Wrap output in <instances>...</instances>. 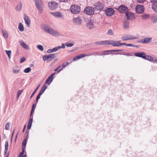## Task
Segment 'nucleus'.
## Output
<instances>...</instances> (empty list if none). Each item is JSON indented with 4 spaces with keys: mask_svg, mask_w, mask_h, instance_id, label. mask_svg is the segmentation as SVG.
Segmentation results:
<instances>
[{
    "mask_svg": "<svg viewBox=\"0 0 157 157\" xmlns=\"http://www.w3.org/2000/svg\"><path fill=\"white\" fill-rule=\"evenodd\" d=\"M10 123H8L6 125L5 129L7 130H9L10 129Z\"/></svg>",
    "mask_w": 157,
    "mask_h": 157,
    "instance_id": "obj_46",
    "label": "nucleus"
},
{
    "mask_svg": "<svg viewBox=\"0 0 157 157\" xmlns=\"http://www.w3.org/2000/svg\"><path fill=\"white\" fill-rule=\"evenodd\" d=\"M28 140H27V138H25L24 140L22 142V151L21 152V154H23V152H24L25 151V147L26 144H27V141Z\"/></svg>",
    "mask_w": 157,
    "mask_h": 157,
    "instance_id": "obj_19",
    "label": "nucleus"
},
{
    "mask_svg": "<svg viewBox=\"0 0 157 157\" xmlns=\"http://www.w3.org/2000/svg\"><path fill=\"white\" fill-rule=\"evenodd\" d=\"M52 52H55L57 51V49L56 48V47H55L54 48H53V49H52Z\"/></svg>",
    "mask_w": 157,
    "mask_h": 157,
    "instance_id": "obj_57",
    "label": "nucleus"
},
{
    "mask_svg": "<svg viewBox=\"0 0 157 157\" xmlns=\"http://www.w3.org/2000/svg\"><path fill=\"white\" fill-rule=\"evenodd\" d=\"M22 5L21 2L20 1L16 7L15 9L17 11H20L22 8Z\"/></svg>",
    "mask_w": 157,
    "mask_h": 157,
    "instance_id": "obj_22",
    "label": "nucleus"
},
{
    "mask_svg": "<svg viewBox=\"0 0 157 157\" xmlns=\"http://www.w3.org/2000/svg\"><path fill=\"white\" fill-rule=\"evenodd\" d=\"M42 94H40V93H39L38 95L36 97V98L37 99H39L40 98V96Z\"/></svg>",
    "mask_w": 157,
    "mask_h": 157,
    "instance_id": "obj_59",
    "label": "nucleus"
},
{
    "mask_svg": "<svg viewBox=\"0 0 157 157\" xmlns=\"http://www.w3.org/2000/svg\"><path fill=\"white\" fill-rule=\"evenodd\" d=\"M81 58L80 57V55H79L78 56H76L75 57H74V58L73 59V60L74 61H75L78 59H79Z\"/></svg>",
    "mask_w": 157,
    "mask_h": 157,
    "instance_id": "obj_45",
    "label": "nucleus"
},
{
    "mask_svg": "<svg viewBox=\"0 0 157 157\" xmlns=\"http://www.w3.org/2000/svg\"><path fill=\"white\" fill-rule=\"evenodd\" d=\"M127 46L133 47V46H133V44H127Z\"/></svg>",
    "mask_w": 157,
    "mask_h": 157,
    "instance_id": "obj_62",
    "label": "nucleus"
},
{
    "mask_svg": "<svg viewBox=\"0 0 157 157\" xmlns=\"http://www.w3.org/2000/svg\"><path fill=\"white\" fill-rule=\"evenodd\" d=\"M31 125H31V124H28V126H27V129H29V130L30 129V128H31Z\"/></svg>",
    "mask_w": 157,
    "mask_h": 157,
    "instance_id": "obj_63",
    "label": "nucleus"
},
{
    "mask_svg": "<svg viewBox=\"0 0 157 157\" xmlns=\"http://www.w3.org/2000/svg\"><path fill=\"white\" fill-rule=\"evenodd\" d=\"M152 38H151L145 37L143 40H141L140 41L138 40L137 42L138 43H141L143 44H147L151 41Z\"/></svg>",
    "mask_w": 157,
    "mask_h": 157,
    "instance_id": "obj_11",
    "label": "nucleus"
},
{
    "mask_svg": "<svg viewBox=\"0 0 157 157\" xmlns=\"http://www.w3.org/2000/svg\"><path fill=\"white\" fill-rule=\"evenodd\" d=\"M2 32L4 37L6 38H7L8 36V34L7 32L5 30H2Z\"/></svg>",
    "mask_w": 157,
    "mask_h": 157,
    "instance_id": "obj_34",
    "label": "nucleus"
},
{
    "mask_svg": "<svg viewBox=\"0 0 157 157\" xmlns=\"http://www.w3.org/2000/svg\"><path fill=\"white\" fill-rule=\"evenodd\" d=\"M20 45L21 46L23 47V48H25L26 49H29V46L27 45L26 44H25L24 42H22L20 43Z\"/></svg>",
    "mask_w": 157,
    "mask_h": 157,
    "instance_id": "obj_31",
    "label": "nucleus"
},
{
    "mask_svg": "<svg viewBox=\"0 0 157 157\" xmlns=\"http://www.w3.org/2000/svg\"><path fill=\"white\" fill-rule=\"evenodd\" d=\"M24 20H25V23L27 25V26L29 27L30 26L31 21L29 17L26 14H25L24 15Z\"/></svg>",
    "mask_w": 157,
    "mask_h": 157,
    "instance_id": "obj_16",
    "label": "nucleus"
},
{
    "mask_svg": "<svg viewBox=\"0 0 157 157\" xmlns=\"http://www.w3.org/2000/svg\"><path fill=\"white\" fill-rule=\"evenodd\" d=\"M136 11L137 13H142L144 11V6L140 5H137L136 7Z\"/></svg>",
    "mask_w": 157,
    "mask_h": 157,
    "instance_id": "obj_9",
    "label": "nucleus"
},
{
    "mask_svg": "<svg viewBox=\"0 0 157 157\" xmlns=\"http://www.w3.org/2000/svg\"><path fill=\"white\" fill-rule=\"evenodd\" d=\"M48 5L49 8L51 10H54L58 7V3L54 1H52L51 2H49Z\"/></svg>",
    "mask_w": 157,
    "mask_h": 157,
    "instance_id": "obj_10",
    "label": "nucleus"
},
{
    "mask_svg": "<svg viewBox=\"0 0 157 157\" xmlns=\"http://www.w3.org/2000/svg\"><path fill=\"white\" fill-rule=\"evenodd\" d=\"M57 53H55L48 55L49 57V59L51 58V59L49 60V61H51L53 59H54L57 56Z\"/></svg>",
    "mask_w": 157,
    "mask_h": 157,
    "instance_id": "obj_26",
    "label": "nucleus"
},
{
    "mask_svg": "<svg viewBox=\"0 0 157 157\" xmlns=\"http://www.w3.org/2000/svg\"><path fill=\"white\" fill-rule=\"evenodd\" d=\"M47 52L48 53L52 52V49H48V50L47 51Z\"/></svg>",
    "mask_w": 157,
    "mask_h": 157,
    "instance_id": "obj_61",
    "label": "nucleus"
},
{
    "mask_svg": "<svg viewBox=\"0 0 157 157\" xmlns=\"http://www.w3.org/2000/svg\"><path fill=\"white\" fill-rule=\"evenodd\" d=\"M40 84H39L38 85L37 87L35 89V90L32 93V94L31 95V97H30V98L31 99L33 97V96L34 95L36 92L39 87H40Z\"/></svg>",
    "mask_w": 157,
    "mask_h": 157,
    "instance_id": "obj_35",
    "label": "nucleus"
},
{
    "mask_svg": "<svg viewBox=\"0 0 157 157\" xmlns=\"http://www.w3.org/2000/svg\"><path fill=\"white\" fill-rule=\"evenodd\" d=\"M125 15L126 16L127 20H132L134 18V14L132 13L127 12L125 13Z\"/></svg>",
    "mask_w": 157,
    "mask_h": 157,
    "instance_id": "obj_15",
    "label": "nucleus"
},
{
    "mask_svg": "<svg viewBox=\"0 0 157 157\" xmlns=\"http://www.w3.org/2000/svg\"><path fill=\"white\" fill-rule=\"evenodd\" d=\"M13 73H18L20 71V70L19 69L16 70V69H13Z\"/></svg>",
    "mask_w": 157,
    "mask_h": 157,
    "instance_id": "obj_49",
    "label": "nucleus"
},
{
    "mask_svg": "<svg viewBox=\"0 0 157 157\" xmlns=\"http://www.w3.org/2000/svg\"><path fill=\"white\" fill-rule=\"evenodd\" d=\"M54 77H52L49 76L45 81L46 83H47L48 85H49L50 83L52 81Z\"/></svg>",
    "mask_w": 157,
    "mask_h": 157,
    "instance_id": "obj_23",
    "label": "nucleus"
},
{
    "mask_svg": "<svg viewBox=\"0 0 157 157\" xmlns=\"http://www.w3.org/2000/svg\"><path fill=\"white\" fill-rule=\"evenodd\" d=\"M49 57L48 56V55L46 56V55H44L43 56V59L44 61H45L47 59H49Z\"/></svg>",
    "mask_w": 157,
    "mask_h": 157,
    "instance_id": "obj_44",
    "label": "nucleus"
},
{
    "mask_svg": "<svg viewBox=\"0 0 157 157\" xmlns=\"http://www.w3.org/2000/svg\"><path fill=\"white\" fill-rule=\"evenodd\" d=\"M47 86H43L42 88L39 93H40L41 94H42L43 93L44 91L46 89Z\"/></svg>",
    "mask_w": 157,
    "mask_h": 157,
    "instance_id": "obj_36",
    "label": "nucleus"
},
{
    "mask_svg": "<svg viewBox=\"0 0 157 157\" xmlns=\"http://www.w3.org/2000/svg\"><path fill=\"white\" fill-rule=\"evenodd\" d=\"M107 34L109 35H113L114 33L113 30L111 29H109L107 32Z\"/></svg>",
    "mask_w": 157,
    "mask_h": 157,
    "instance_id": "obj_37",
    "label": "nucleus"
},
{
    "mask_svg": "<svg viewBox=\"0 0 157 157\" xmlns=\"http://www.w3.org/2000/svg\"><path fill=\"white\" fill-rule=\"evenodd\" d=\"M93 6L95 10L101 11L104 9L105 5L103 2L99 1L95 3Z\"/></svg>",
    "mask_w": 157,
    "mask_h": 157,
    "instance_id": "obj_4",
    "label": "nucleus"
},
{
    "mask_svg": "<svg viewBox=\"0 0 157 157\" xmlns=\"http://www.w3.org/2000/svg\"><path fill=\"white\" fill-rule=\"evenodd\" d=\"M18 29L20 31L22 32L24 30V28L22 24L20 22L19 24Z\"/></svg>",
    "mask_w": 157,
    "mask_h": 157,
    "instance_id": "obj_30",
    "label": "nucleus"
},
{
    "mask_svg": "<svg viewBox=\"0 0 157 157\" xmlns=\"http://www.w3.org/2000/svg\"><path fill=\"white\" fill-rule=\"evenodd\" d=\"M5 51L8 57L10 59L11 55V51L10 50H6Z\"/></svg>",
    "mask_w": 157,
    "mask_h": 157,
    "instance_id": "obj_42",
    "label": "nucleus"
},
{
    "mask_svg": "<svg viewBox=\"0 0 157 157\" xmlns=\"http://www.w3.org/2000/svg\"><path fill=\"white\" fill-rule=\"evenodd\" d=\"M151 21L154 23L157 22V16L155 15H152L150 17Z\"/></svg>",
    "mask_w": 157,
    "mask_h": 157,
    "instance_id": "obj_24",
    "label": "nucleus"
},
{
    "mask_svg": "<svg viewBox=\"0 0 157 157\" xmlns=\"http://www.w3.org/2000/svg\"><path fill=\"white\" fill-rule=\"evenodd\" d=\"M123 50L117 49V50H107L104 51H102V55H106L109 54L111 55H125L127 56H133L134 54L130 52H117V53H113L112 52H122Z\"/></svg>",
    "mask_w": 157,
    "mask_h": 157,
    "instance_id": "obj_1",
    "label": "nucleus"
},
{
    "mask_svg": "<svg viewBox=\"0 0 157 157\" xmlns=\"http://www.w3.org/2000/svg\"><path fill=\"white\" fill-rule=\"evenodd\" d=\"M152 8L154 11L155 12H157V2H153L152 5Z\"/></svg>",
    "mask_w": 157,
    "mask_h": 157,
    "instance_id": "obj_25",
    "label": "nucleus"
},
{
    "mask_svg": "<svg viewBox=\"0 0 157 157\" xmlns=\"http://www.w3.org/2000/svg\"><path fill=\"white\" fill-rule=\"evenodd\" d=\"M69 64V63L68 62H65V63H63L62 66H61V67H62V68L61 69H59L58 71V72H59L60 71H61L62 69H63V68H65L66 66H67Z\"/></svg>",
    "mask_w": 157,
    "mask_h": 157,
    "instance_id": "obj_29",
    "label": "nucleus"
},
{
    "mask_svg": "<svg viewBox=\"0 0 157 157\" xmlns=\"http://www.w3.org/2000/svg\"><path fill=\"white\" fill-rule=\"evenodd\" d=\"M49 28H49L48 26H45L44 27L43 29L45 31L47 32Z\"/></svg>",
    "mask_w": 157,
    "mask_h": 157,
    "instance_id": "obj_48",
    "label": "nucleus"
},
{
    "mask_svg": "<svg viewBox=\"0 0 157 157\" xmlns=\"http://www.w3.org/2000/svg\"><path fill=\"white\" fill-rule=\"evenodd\" d=\"M74 44V43H69L68 42H67L65 44V45L67 47H71L73 46Z\"/></svg>",
    "mask_w": 157,
    "mask_h": 157,
    "instance_id": "obj_38",
    "label": "nucleus"
},
{
    "mask_svg": "<svg viewBox=\"0 0 157 157\" xmlns=\"http://www.w3.org/2000/svg\"><path fill=\"white\" fill-rule=\"evenodd\" d=\"M85 21L88 22L87 24V26L90 29H93L94 28V22L90 20V21L88 20V19H86V20Z\"/></svg>",
    "mask_w": 157,
    "mask_h": 157,
    "instance_id": "obj_12",
    "label": "nucleus"
},
{
    "mask_svg": "<svg viewBox=\"0 0 157 157\" xmlns=\"http://www.w3.org/2000/svg\"><path fill=\"white\" fill-rule=\"evenodd\" d=\"M36 103H34L32 107V109H35V108L36 106Z\"/></svg>",
    "mask_w": 157,
    "mask_h": 157,
    "instance_id": "obj_58",
    "label": "nucleus"
},
{
    "mask_svg": "<svg viewBox=\"0 0 157 157\" xmlns=\"http://www.w3.org/2000/svg\"><path fill=\"white\" fill-rule=\"evenodd\" d=\"M35 4L38 10L39 13H42L44 9V5L40 0H36L35 1Z\"/></svg>",
    "mask_w": 157,
    "mask_h": 157,
    "instance_id": "obj_2",
    "label": "nucleus"
},
{
    "mask_svg": "<svg viewBox=\"0 0 157 157\" xmlns=\"http://www.w3.org/2000/svg\"><path fill=\"white\" fill-rule=\"evenodd\" d=\"M110 40H106L102 41V44L110 45Z\"/></svg>",
    "mask_w": 157,
    "mask_h": 157,
    "instance_id": "obj_32",
    "label": "nucleus"
},
{
    "mask_svg": "<svg viewBox=\"0 0 157 157\" xmlns=\"http://www.w3.org/2000/svg\"><path fill=\"white\" fill-rule=\"evenodd\" d=\"M61 67V65H59L55 69L54 71H57L58 69L60 68Z\"/></svg>",
    "mask_w": 157,
    "mask_h": 157,
    "instance_id": "obj_56",
    "label": "nucleus"
},
{
    "mask_svg": "<svg viewBox=\"0 0 157 157\" xmlns=\"http://www.w3.org/2000/svg\"><path fill=\"white\" fill-rule=\"evenodd\" d=\"M110 45H112L113 46H120L121 41L110 40Z\"/></svg>",
    "mask_w": 157,
    "mask_h": 157,
    "instance_id": "obj_18",
    "label": "nucleus"
},
{
    "mask_svg": "<svg viewBox=\"0 0 157 157\" xmlns=\"http://www.w3.org/2000/svg\"><path fill=\"white\" fill-rule=\"evenodd\" d=\"M145 58H144V59L148 60L153 63H157V60L156 59H154L153 58L150 56L147 55L146 54V56H145Z\"/></svg>",
    "mask_w": 157,
    "mask_h": 157,
    "instance_id": "obj_13",
    "label": "nucleus"
},
{
    "mask_svg": "<svg viewBox=\"0 0 157 157\" xmlns=\"http://www.w3.org/2000/svg\"><path fill=\"white\" fill-rule=\"evenodd\" d=\"M135 56L136 57L141 58L143 59L144 58L145 56H146V53L144 52H138L135 54Z\"/></svg>",
    "mask_w": 157,
    "mask_h": 157,
    "instance_id": "obj_20",
    "label": "nucleus"
},
{
    "mask_svg": "<svg viewBox=\"0 0 157 157\" xmlns=\"http://www.w3.org/2000/svg\"><path fill=\"white\" fill-rule=\"evenodd\" d=\"M129 21H128V20L124 19L123 25V28L124 29H127L129 28Z\"/></svg>",
    "mask_w": 157,
    "mask_h": 157,
    "instance_id": "obj_21",
    "label": "nucleus"
},
{
    "mask_svg": "<svg viewBox=\"0 0 157 157\" xmlns=\"http://www.w3.org/2000/svg\"><path fill=\"white\" fill-rule=\"evenodd\" d=\"M62 13L59 12H54L53 13V15L57 18H59L62 16Z\"/></svg>",
    "mask_w": 157,
    "mask_h": 157,
    "instance_id": "obj_27",
    "label": "nucleus"
},
{
    "mask_svg": "<svg viewBox=\"0 0 157 157\" xmlns=\"http://www.w3.org/2000/svg\"><path fill=\"white\" fill-rule=\"evenodd\" d=\"M94 8L92 7H86L84 10V12L89 15L93 14L94 13Z\"/></svg>",
    "mask_w": 157,
    "mask_h": 157,
    "instance_id": "obj_6",
    "label": "nucleus"
},
{
    "mask_svg": "<svg viewBox=\"0 0 157 157\" xmlns=\"http://www.w3.org/2000/svg\"><path fill=\"white\" fill-rule=\"evenodd\" d=\"M22 90H19L17 94V97H19L20 95H21V93L22 92Z\"/></svg>",
    "mask_w": 157,
    "mask_h": 157,
    "instance_id": "obj_51",
    "label": "nucleus"
},
{
    "mask_svg": "<svg viewBox=\"0 0 157 157\" xmlns=\"http://www.w3.org/2000/svg\"><path fill=\"white\" fill-rule=\"evenodd\" d=\"M94 55L97 56H102V52L99 51L97 52H95L94 53Z\"/></svg>",
    "mask_w": 157,
    "mask_h": 157,
    "instance_id": "obj_39",
    "label": "nucleus"
},
{
    "mask_svg": "<svg viewBox=\"0 0 157 157\" xmlns=\"http://www.w3.org/2000/svg\"><path fill=\"white\" fill-rule=\"evenodd\" d=\"M104 11L105 15L108 17L111 16L115 14V10L112 7L107 8Z\"/></svg>",
    "mask_w": 157,
    "mask_h": 157,
    "instance_id": "obj_5",
    "label": "nucleus"
},
{
    "mask_svg": "<svg viewBox=\"0 0 157 157\" xmlns=\"http://www.w3.org/2000/svg\"><path fill=\"white\" fill-rule=\"evenodd\" d=\"M137 1L139 3H143L145 0H137Z\"/></svg>",
    "mask_w": 157,
    "mask_h": 157,
    "instance_id": "obj_64",
    "label": "nucleus"
},
{
    "mask_svg": "<svg viewBox=\"0 0 157 157\" xmlns=\"http://www.w3.org/2000/svg\"><path fill=\"white\" fill-rule=\"evenodd\" d=\"M121 38L122 40L126 41L130 40L137 39L138 38V37L131 35H127L126 36H122Z\"/></svg>",
    "mask_w": 157,
    "mask_h": 157,
    "instance_id": "obj_8",
    "label": "nucleus"
},
{
    "mask_svg": "<svg viewBox=\"0 0 157 157\" xmlns=\"http://www.w3.org/2000/svg\"><path fill=\"white\" fill-rule=\"evenodd\" d=\"M95 44L96 45L102 44V41H96Z\"/></svg>",
    "mask_w": 157,
    "mask_h": 157,
    "instance_id": "obj_50",
    "label": "nucleus"
},
{
    "mask_svg": "<svg viewBox=\"0 0 157 157\" xmlns=\"http://www.w3.org/2000/svg\"><path fill=\"white\" fill-rule=\"evenodd\" d=\"M70 9L72 13L74 14H77L80 12L81 7L78 5L76 6L75 5H73L71 6Z\"/></svg>",
    "mask_w": 157,
    "mask_h": 157,
    "instance_id": "obj_3",
    "label": "nucleus"
},
{
    "mask_svg": "<svg viewBox=\"0 0 157 157\" xmlns=\"http://www.w3.org/2000/svg\"><path fill=\"white\" fill-rule=\"evenodd\" d=\"M149 17L150 15L148 14H144L142 15V18L144 20L147 19Z\"/></svg>",
    "mask_w": 157,
    "mask_h": 157,
    "instance_id": "obj_33",
    "label": "nucleus"
},
{
    "mask_svg": "<svg viewBox=\"0 0 157 157\" xmlns=\"http://www.w3.org/2000/svg\"><path fill=\"white\" fill-rule=\"evenodd\" d=\"M33 120V118H30L28 122V124L32 125V121Z\"/></svg>",
    "mask_w": 157,
    "mask_h": 157,
    "instance_id": "obj_53",
    "label": "nucleus"
},
{
    "mask_svg": "<svg viewBox=\"0 0 157 157\" xmlns=\"http://www.w3.org/2000/svg\"><path fill=\"white\" fill-rule=\"evenodd\" d=\"M69 0H59V1L60 2H68Z\"/></svg>",
    "mask_w": 157,
    "mask_h": 157,
    "instance_id": "obj_55",
    "label": "nucleus"
},
{
    "mask_svg": "<svg viewBox=\"0 0 157 157\" xmlns=\"http://www.w3.org/2000/svg\"><path fill=\"white\" fill-rule=\"evenodd\" d=\"M25 60V57H21L20 60V63H21L24 62Z\"/></svg>",
    "mask_w": 157,
    "mask_h": 157,
    "instance_id": "obj_47",
    "label": "nucleus"
},
{
    "mask_svg": "<svg viewBox=\"0 0 157 157\" xmlns=\"http://www.w3.org/2000/svg\"><path fill=\"white\" fill-rule=\"evenodd\" d=\"M29 130H26L25 134V138H27V140H28V137H29Z\"/></svg>",
    "mask_w": 157,
    "mask_h": 157,
    "instance_id": "obj_40",
    "label": "nucleus"
},
{
    "mask_svg": "<svg viewBox=\"0 0 157 157\" xmlns=\"http://www.w3.org/2000/svg\"><path fill=\"white\" fill-rule=\"evenodd\" d=\"M31 71V69L30 67H28L24 70V72L25 73H28L30 72Z\"/></svg>",
    "mask_w": 157,
    "mask_h": 157,
    "instance_id": "obj_41",
    "label": "nucleus"
},
{
    "mask_svg": "<svg viewBox=\"0 0 157 157\" xmlns=\"http://www.w3.org/2000/svg\"><path fill=\"white\" fill-rule=\"evenodd\" d=\"M37 48L41 51L44 50V48L42 46L40 45H39L37 46Z\"/></svg>",
    "mask_w": 157,
    "mask_h": 157,
    "instance_id": "obj_43",
    "label": "nucleus"
},
{
    "mask_svg": "<svg viewBox=\"0 0 157 157\" xmlns=\"http://www.w3.org/2000/svg\"><path fill=\"white\" fill-rule=\"evenodd\" d=\"M24 153V152H23V154H21V153H20L19 154V157H27V155H23Z\"/></svg>",
    "mask_w": 157,
    "mask_h": 157,
    "instance_id": "obj_52",
    "label": "nucleus"
},
{
    "mask_svg": "<svg viewBox=\"0 0 157 157\" xmlns=\"http://www.w3.org/2000/svg\"><path fill=\"white\" fill-rule=\"evenodd\" d=\"M88 55H86V54H81L80 55V57L81 58H83L84 57H85V56H87Z\"/></svg>",
    "mask_w": 157,
    "mask_h": 157,
    "instance_id": "obj_54",
    "label": "nucleus"
},
{
    "mask_svg": "<svg viewBox=\"0 0 157 157\" xmlns=\"http://www.w3.org/2000/svg\"><path fill=\"white\" fill-rule=\"evenodd\" d=\"M117 10L120 13H126L128 11V8L123 5H121L117 8Z\"/></svg>",
    "mask_w": 157,
    "mask_h": 157,
    "instance_id": "obj_7",
    "label": "nucleus"
},
{
    "mask_svg": "<svg viewBox=\"0 0 157 157\" xmlns=\"http://www.w3.org/2000/svg\"><path fill=\"white\" fill-rule=\"evenodd\" d=\"M82 20L79 17L74 18L73 22L75 25H80L82 22Z\"/></svg>",
    "mask_w": 157,
    "mask_h": 157,
    "instance_id": "obj_14",
    "label": "nucleus"
},
{
    "mask_svg": "<svg viewBox=\"0 0 157 157\" xmlns=\"http://www.w3.org/2000/svg\"><path fill=\"white\" fill-rule=\"evenodd\" d=\"M47 32L55 36H58L60 35V34L58 32L55 31L53 30L52 29L50 28L48 30Z\"/></svg>",
    "mask_w": 157,
    "mask_h": 157,
    "instance_id": "obj_17",
    "label": "nucleus"
},
{
    "mask_svg": "<svg viewBox=\"0 0 157 157\" xmlns=\"http://www.w3.org/2000/svg\"><path fill=\"white\" fill-rule=\"evenodd\" d=\"M61 45H62V46H61V48H63V49L65 48V45H65V44H64L62 43V44Z\"/></svg>",
    "mask_w": 157,
    "mask_h": 157,
    "instance_id": "obj_60",
    "label": "nucleus"
},
{
    "mask_svg": "<svg viewBox=\"0 0 157 157\" xmlns=\"http://www.w3.org/2000/svg\"><path fill=\"white\" fill-rule=\"evenodd\" d=\"M8 144H8V141H6L5 142V150H4V155H5L6 154H7L8 153H7V152L8 149Z\"/></svg>",
    "mask_w": 157,
    "mask_h": 157,
    "instance_id": "obj_28",
    "label": "nucleus"
}]
</instances>
